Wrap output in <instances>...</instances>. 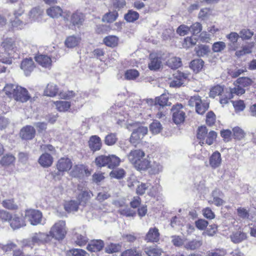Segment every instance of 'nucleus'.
Listing matches in <instances>:
<instances>
[{"instance_id": "f257e3e1", "label": "nucleus", "mask_w": 256, "mask_h": 256, "mask_svg": "<svg viewBox=\"0 0 256 256\" xmlns=\"http://www.w3.org/2000/svg\"><path fill=\"white\" fill-rule=\"evenodd\" d=\"M138 122H129L126 124V128L133 130L130 138V142L134 146L138 144L141 140L148 134V129L146 126H138Z\"/></svg>"}, {"instance_id": "f03ea898", "label": "nucleus", "mask_w": 256, "mask_h": 256, "mask_svg": "<svg viewBox=\"0 0 256 256\" xmlns=\"http://www.w3.org/2000/svg\"><path fill=\"white\" fill-rule=\"evenodd\" d=\"M66 234V222L63 220H60L52 226L48 234L50 236V240L54 238L60 240L64 238Z\"/></svg>"}, {"instance_id": "7ed1b4c3", "label": "nucleus", "mask_w": 256, "mask_h": 256, "mask_svg": "<svg viewBox=\"0 0 256 256\" xmlns=\"http://www.w3.org/2000/svg\"><path fill=\"white\" fill-rule=\"evenodd\" d=\"M188 105L195 108L196 112H206L209 108L210 103L205 100H202L199 96H191Z\"/></svg>"}, {"instance_id": "20e7f679", "label": "nucleus", "mask_w": 256, "mask_h": 256, "mask_svg": "<svg viewBox=\"0 0 256 256\" xmlns=\"http://www.w3.org/2000/svg\"><path fill=\"white\" fill-rule=\"evenodd\" d=\"M14 46V41L12 38L4 39L0 44V57L3 59L7 58Z\"/></svg>"}, {"instance_id": "39448f33", "label": "nucleus", "mask_w": 256, "mask_h": 256, "mask_svg": "<svg viewBox=\"0 0 256 256\" xmlns=\"http://www.w3.org/2000/svg\"><path fill=\"white\" fill-rule=\"evenodd\" d=\"M25 218L28 220L30 224L34 226L41 224L42 220V213L36 210H26Z\"/></svg>"}, {"instance_id": "423d86ee", "label": "nucleus", "mask_w": 256, "mask_h": 256, "mask_svg": "<svg viewBox=\"0 0 256 256\" xmlns=\"http://www.w3.org/2000/svg\"><path fill=\"white\" fill-rule=\"evenodd\" d=\"M36 63L42 68L50 70L52 66V57L47 54H38L34 57Z\"/></svg>"}, {"instance_id": "0eeeda50", "label": "nucleus", "mask_w": 256, "mask_h": 256, "mask_svg": "<svg viewBox=\"0 0 256 256\" xmlns=\"http://www.w3.org/2000/svg\"><path fill=\"white\" fill-rule=\"evenodd\" d=\"M47 14L52 18H58L62 16L64 20H68L70 12L69 11L63 12L58 6H50L46 10Z\"/></svg>"}, {"instance_id": "6e6552de", "label": "nucleus", "mask_w": 256, "mask_h": 256, "mask_svg": "<svg viewBox=\"0 0 256 256\" xmlns=\"http://www.w3.org/2000/svg\"><path fill=\"white\" fill-rule=\"evenodd\" d=\"M20 68L23 70L24 75L28 76H30L36 68V64L32 58H26L22 60Z\"/></svg>"}, {"instance_id": "1a4fd4ad", "label": "nucleus", "mask_w": 256, "mask_h": 256, "mask_svg": "<svg viewBox=\"0 0 256 256\" xmlns=\"http://www.w3.org/2000/svg\"><path fill=\"white\" fill-rule=\"evenodd\" d=\"M72 162L68 158H62L57 162L56 168L58 170L57 174L63 176V172H68L72 168Z\"/></svg>"}, {"instance_id": "9d476101", "label": "nucleus", "mask_w": 256, "mask_h": 256, "mask_svg": "<svg viewBox=\"0 0 256 256\" xmlns=\"http://www.w3.org/2000/svg\"><path fill=\"white\" fill-rule=\"evenodd\" d=\"M188 74L180 70H178L173 74L174 80L170 82L171 88H179L184 82L188 78Z\"/></svg>"}, {"instance_id": "9b49d317", "label": "nucleus", "mask_w": 256, "mask_h": 256, "mask_svg": "<svg viewBox=\"0 0 256 256\" xmlns=\"http://www.w3.org/2000/svg\"><path fill=\"white\" fill-rule=\"evenodd\" d=\"M12 98L16 101L24 102L30 98V96L26 88L17 86V88Z\"/></svg>"}, {"instance_id": "f8f14e48", "label": "nucleus", "mask_w": 256, "mask_h": 256, "mask_svg": "<svg viewBox=\"0 0 256 256\" xmlns=\"http://www.w3.org/2000/svg\"><path fill=\"white\" fill-rule=\"evenodd\" d=\"M144 157H145V153L140 149L132 150L128 154V158L129 162L134 166Z\"/></svg>"}, {"instance_id": "ddd939ff", "label": "nucleus", "mask_w": 256, "mask_h": 256, "mask_svg": "<svg viewBox=\"0 0 256 256\" xmlns=\"http://www.w3.org/2000/svg\"><path fill=\"white\" fill-rule=\"evenodd\" d=\"M84 20V14L78 10H76L73 12L70 16V22L75 27L80 28L82 25Z\"/></svg>"}, {"instance_id": "4468645a", "label": "nucleus", "mask_w": 256, "mask_h": 256, "mask_svg": "<svg viewBox=\"0 0 256 256\" xmlns=\"http://www.w3.org/2000/svg\"><path fill=\"white\" fill-rule=\"evenodd\" d=\"M222 163L221 154L218 151L214 152L209 158V164L212 169L219 168Z\"/></svg>"}, {"instance_id": "2eb2a0df", "label": "nucleus", "mask_w": 256, "mask_h": 256, "mask_svg": "<svg viewBox=\"0 0 256 256\" xmlns=\"http://www.w3.org/2000/svg\"><path fill=\"white\" fill-rule=\"evenodd\" d=\"M88 144L89 148L93 152L100 150L102 146L101 139L96 135L92 136L90 138Z\"/></svg>"}, {"instance_id": "dca6fc26", "label": "nucleus", "mask_w": 256, "mask_h": 256, "mask_svg": "<svg viewBox=\"0 0 256 256\" xmlns=\"http://www.w3.org/2000/svg\"><path fill=\"white\" fill-rule=\"evenodd\" d=\"M33 240L38 245L47 244L50 242V236L48 234L44 232H36L32 235Z\"/></svg>"}, {"instance_id": "f3484780", "label": "nucleus", "mask_w": 256, "mask_h": 256, "mask_svg": "<svg viewBox=\"0 0 256 256\" xmlns=\"http://www.w3.org/2000/svg\"><path fill=\"white\" fill-rule=\"evenodd\" d=\"M36 130L34 127L26 126L21 129L20 135L22 139L32 140L34 138Z\"/></svg>"}, {"instance_id": "a211bd4d", "label": "nucleus", "mask_w": 256, "mask_h": 256, "mask_svg": "<svg viewBox=\"0 0 256 256\" xmlns=\"http://www.w3.org/2000/svg\"><path fill=\"white\" fill-rule=\"evenodd\" d=\"M9 223L14 230L18 229L26 226V222L24 218L16 214L12 216Z\"/></svg>"}, {"instance_id": "6ab92c4d", "label": "nucleus", "mask_w": 256, "mask_h": 256, "mask_svg": "<svg viewBox=\"0 0 256 256\" xmlns=\"http://www.w3.org/2000/svg\"><path fill=\"white\" fill-rule=\"evenodd\" d=\"M160 239L158 230L156 228H150L146 234L145 240L147 242H157Z\"/></svg>"}, {"instance_id": "aec40b11", "label": "nucleus", "mask_w": 256, "mask_h": 256, "mask_svg": "<svg viewBox=\"0 0 256 256\" xmlns=\"http://www.w3.org/2000/svg\"><path fill=\"white\" fill-rule=\"evenodd\" d=\"M104 242L100 240H92L88 245L87 250L91 252L100 251L104 248Z\"/></svg>"}, {"instance_id": "412c9836", "label": "nucleus", "mask_w": 256, "mask_h": 256, "mask_svg": "<svg viewBox=\"0 0 256 256\" xmlns=\"http://www.w3.org/2000/svg\"><path fill=\"white\" fill-rule=\"evenodd\" d=\"M84 172H85L86 174L88 173L90 174L88 170L86 169L83 165H76L74 166L72 171L70 172V176L74 178H80L82 176Z\"/></svg>"}, {"instance_id": "4be33fe9", "label": "nucleus", "mask_w": 256, "mask_h": 256, "mask_svg": "<svg viewBox=\"0 0 256 256\" xmlns=\"http://www.w3.org/2000/svg\"><path fill=\"white\" fill-rule=\"evenodd\" d=\"M240 37V35L236 32H231L230 34L226 35V38L230 42V43L228 44L230 50H236L237 48L236 43Z\"/></svg>"}, {"instance_id": "5701e85b", "label": "nucleus", "mask_w": 256, "mask_h": 256, "mask_svg": "<svg viewBox=\"0 0 256 256\" xmlns=\"http://www.w3.org/2000/svg\"><path fill=\"white\" fill-rule=\"evenodd\" d=\"M156 108H158V110L171 105V103L168 101V96L165 94H163L158 96L156 97Z\"/></svg>"}, {"instance_id": "b1692460", "label": "nucleus", "mask_w": 256, "mask_h": 256, "mask_svg": "<svg viewBox=\"0 0 256 256\" xmlns=\"http://www.w3.org/2000/svg\"><path fill=\"white\" fill-rule=\"evenodd\" d=\"M119 38L114 35H110L106 36L103 39V43L106 46L111 48L116 47L118 44Z\"/></svg>"}, {"instance_id": "393cba45", "label": "nucleus", "mask_w": 256, "mask_h": 256, "mask_svg": "<svg viewBox=\"0 0 256 256\" xmlns=\"http://www.w3.org/2000/svg\"><path fill=\"white\" fill-rule=\"evenodd\" d=\"M81 41V38L75 36H68L64 42V44L68 48H74L78 46Z\"/></svg>"}, {"instance_id": "a878e982", "label": "nucleus", "mask_w": 256, "mask_h": 256, "mask_svg": "<svg viewBox=\"0 0 256 256\" xmlns=\"http://www.w3.org/2000/svg\"><path fill=\"white\" fill-rule=\"evenodd\" d=\"M230 238L232 242L238 244L246 238V234L242 231H236L233 232Z\"/></svg>"}, {"instance_id": "bb28decb", "label": "nucleus", "mask_w": 256, "mask_h": 256, "mask_svg": "<svg viewBox=\"0 0 256 256\" xmlns=\"http://www.w3.org/2000/svg\"><path fill=\"white\" fill-rule=\"evenodd\" d=\"M53 162L52 157L48 153H44L40 156L38 159V162L43 167L50 166Z\"/></svg>"}, {"instance_id": "cd10ccee", "label": "nucleus", "mask_w": 256, "mask_h": 256, "mask_svg": "<svg viewBox=\"0 0 256 256\" xmlns=\"http://www.w3.org/2000/svg\"><path fill=\"white\" fill-rule=\"evenodd\" d=\"M202 244V240H192L186 242L184 244V248L187 250H194L200 248Z\"/></svg>"}, {"instance_id": "c85d7f7f", "label": "nucleus", "mask_w": 256, "mask_h": 256, "mask_svg": "<svg viewBox=\"0 0 256 256\" xmlns=\"http://www.w3.org/2000/svg\"><path fill=\"white\" fill-rule=\"evenodd\" d=\"M204 66V62L202 59L196 58L191 61L190 68L196 73L200 72Z\"/></svg>"}, {"instance_id": "c756f323", "label": "nucleus", "mask_w": 256, "mask_h": 256, "mask_svg": "<svg viewBox=\"0 0 256 256\" xmlns=\"http://www.w3.org/2000/svg\"><path fill=\"white\" fill-rule=\"evenodd\" d=\"M92 196L93 194L90 191L83 190L78 195L76 198L79 204L80 203L86 204Z\"/></svg>"}, {"instance_id": "7c9ffc66", "label": "nucleus", "mask_w": 256, "mask_h": 256, "mask_svg": "<svg viewBox=\"0 0 256 256\" xmlns=\"http://www.w3.org/2000/svg\"><path fill=\"white\" fill-rule=\"evenodd\" d=\"M140 18L139 14L133 10H129L124 16V19L128 22H134Z\"/></svg>"}, {"instance_id": "2f4dec72", "label": "nucleus", "mask_w": 256, "mask_h": 256, "mask_svg": "<svg viewBox=\"0 0 256 256\" xmlns=\"http://www.w3.org/2000/svg\"><path fill=\"white\" fill-rule=\"evenodd\" d=\"M118 16V14L117 11L113 10L108 12L105 14L102 18V20L104 22L112 23L114 22Z\"/></svg>"}, {"instance_id": "473e14b6", "label": "nucleus", "mask_w": 256, "mask_h": 256, "mask_svg": "<svg viewBox=\"0 0 256 256\" xmlns=\"http://www.w3.org/2000/svg\"><path fill=\"white\" fill-rule=\"evenodd\" d=\"M150 166V161L146 158H143L136 164L134 166V168L138 170H146L149 168Z\"/></svg>"}, {"instance_id": "72a5a7b5", "label": "nucleus", "mask_w": 256, "mask_h": 256, "mask_svg": "<svg viewBox=\"0 0 256 256\" xmlns=\"http://www.w3.org/2000/svg\"><path fill=\"white\" fill-rule=\"evenodd\" d=\"M234 82L244 88L252 86L254 83L252 79L247 76L240 77Z\"/></svg>"}, {"instance_id": "f704fd0d", "label": "nucleus", "mask_w": 256, "mask_h": 256, "mask_svg": "<svg viewBox=\"0 0 256 256\" xmlns=\"http://www.w3.org/2000/svg\"><path fill=\"white\" fill-rule=\"evenodd\" d=\"M17 86L12 84H6L2 90L8 97L12 98L15 94Z\"/></svg>"}, {"instance_id": "c9c22d12", "label": "nucleus", "mask_w": 256, "mask_h": 256, "mask_svg": "<svg viewBox=\"0 0 256 256\" xmlns=\"http://www.w3.org/2000/svg\"><path fill=\"white\" fill-rule=\"evenodd\" d=\"M54 104L60 112H66L70 107V103L66 101H56L54 102Z\"/></svg>"}, {"instance_id": "e433bc0d", "label": "nucleus", "mask_w": 256, "mask_h": 256, "mask_svg": "<svg viewBox=\"0 0 256 256\" xmlns=\"http://www.w3.org/2000/svg\"><path fill=\"white\" fill-rule=\"evenodd\" d=\"M166 64L167 65L172 69L178 68L182 64L181 59L176 56H172L169 58L166 62Z\"/></svg>"}, {"instance_id": "4c0bfd02", "label": "nucleus", "mask_w": 256, "mask_h": 256, "mask_svg": "<svg viewBox=\"0 0 256 256\" xmlns=\"http://www.w3.org/2000/svg\"><path fill=\"white\" fill-rule=\"evenodd\" d=\"M162 252L161 248L154 246H148L144 248V252L148 256H160Z\"/></svg>"}, {"instance_id": "58836bf2", "label": "nucleus", "mask_w": 256, "mask_h": 256, "mask_svg": "<svg viewBox=\"0 0 256 256\" xmlns=\"http://www.w3.org/2000/svg\"><path fill=\"white\" fill-rule=\"evenodd\" d=\"M224 90L223 86L219 84L215 85L210 88L209 92V96L212 98H214L217 96H219L224 92Z\"/></svg>"}, {"instance_id": "ea45409f", "label": "nucleus", "mask_w": 256, "mask_h": 256, "mask_svg": "<svg viewBox=\"0 0 256 256\" xmlns=\"http://www.w3.org/2000/svg\"><path fill=\"white\" fill-rule=\"evenodd\" d=\"M208 130L205 126H201L198 129L197 138L200 140L199 143L201 146H202L204 144V142H202V140H205L206 136L208 134Z\"/></svg>"}, {"instance_id": "a19ab883", "label": "nucleus", "mask_w": 256, "mask_h": 256, "mask_svg": "<svg viewBox=\"0 0 256 256\" xmlns=\"http://www.w3.org/2000/svg\"><path fill=\"white\" fill-rule=\"evenodd\" d=\"M108 166L110 168H113L118 166L120 162V158L114 154L108 156Z\"/></svg>"}, {"instance_id": "79ce46f5", "label": "nucleus", "mask_w": 256, "mask_h": 256, "mask_svg": "<svg viewBox=\"0 0 256 256\" xmlns=\"http://www.w3.org/2000/svg\"><path fill=\"white\" fill-rule=\"evenodd\" d=\"M79 204V203L76 201L71 200L65 204L64 208L68 212H76L78 210Z\"/></svg>"}, {"instance_id": "37998d69", "label": "nucleus", "mask_w": 256, "mask_h": 256, "mask_svg": "<svg viewBox=\"0 0 256 256\" xmlns=\"http://www.w3.org/2000/svg\"><path fill=\"white\" fill-rule=\"evenodd\" d=\"M234 87L230 88V98H232L234 95L242 96L246 92V90L242 88L238 84H236V82L234 83Z\"/></svg>"}, {"instance_id": "c03bdc74", "label": "nucleus", "mask_w": 256, "mask_h": 256, "mask_svg": "<svg viewBox=\"0 0 256 256\" xmlns=\"http://www.w3.org/2000/svg\"><path fill=\"white\" fill-rule=\"evenodd\" d=\"M253 46L252 44H247L244 46L240 50H236L235 52V55L238 58H240L246 54H250L252 52V50Z\"/></svg>"}, {"instance_id": "a18cd8bd", "label": "nucleus", "mask_w": 256, "mask_h": 256, "mask_svg": "<svg viewBox=\"0 0 256 256\" xmlns=\"http://www.w3.org/2000/svg\"><path fill=\"white\" fill-rule=\"evenodd\" d=\"M195 52L198 56H203L210 52V48L208 46L200 44L195 48Z\"/></svg>"}, {"instance_id": "49530a36", "label": "nucleus", "mask_w": 256, "mask_h": 256, "mask_svg": "<svg viewBox=\"0 0 256 256\" xmlns=\"http://www.w3.org/2000/svg\"><path fill=\"white\" fill-rule=\"evenodd\" d=\"M15 160V157L12 154H6L0 160V164L4 166H8L14 164Z\"/></svg>"}, {"instance_id": "de8ad7c7", "label": "nucleus", "mask_w": 256, "mask_h": 256, "mask_svg": "<svg viewBox=\"0 0 256 256\" xmlns=\"http://www.w3.org/2000/svg\"><path fill=\"white\" fill-rule=\"evenodd\" d=\"M108 156L100 155L95 158L94 162L98 167H102L108 166Z\"/></svg>"}, {"instance_id": "09e8293b", "label": "nucleus", "mask_w": 256, "mask_h": 256, "mask_svg": "<svg viewBox=\"0 0 256 256\" xmlns=\"http://www.w3.org/2000/svg\"><path fill=\"white\" fill-rule=\"evenodd\" d=\"M139 72L134 69H130L126 71L124 73V78L128 80H134L136 79L139 76Z\"/></svg>"}, {"instance_id": "8fccbe9b", "label": "nucleus", "mask_w": 256, "mask_h": 256, "mask_svg": "<svg viewBox=\"0 0 256 256\" xmlns=\"http://www.w3.org/2000/svg\"><path fill=\"white\" fill-rule=\"evenodd\" d=\"M197 41L196 38H193L192 36H187L184 39L182 46L186 48L192 47L196 45Z\"/></svg>"}, {"instance_id": "3c124183", "label": "nucleus", "mask_w": 256, "mask_h": 256, "mask_svg": "<svg viewBox=\"0 0 256 256\" xmlns=\"http://www.w3.org/2000/svg\"><path fill=\"white\" fill-rule=\"evenodd\" d=\"M120 256H142V252L136 248H130L124 251Z\"/></svg>"}, {"instance_id": "603ef678", "label": "nucleus", "mask_w": 256, "mask_h": 256, "mask_svg": "<svg viewBox=\"0 0 256 256\" xmlns=\"http://www.w3.org/2000/svg\"><path fill=\"white\" fill-rule=\"evenodd\" d=\"M239 35L242 40H248L254 36V32L248 28H244L240 30Z\"/></svg>"}, {"instance_id": "864d4df0", "label": "nucleus", "mask_w": 256, "mask_h": 256, "mask_svg": "<svg viewBox=\"0 0 256 256\" xmlns=\"http://www.w3.org/2000/svg\"><path fill=\"white\" fill-rule=\"evenodd\" d=\"M150 172L151 174H157L162 170V166L158 162H154L152 164H150L149 167Z\"/></svg>"}, {"instance_id": "5fc2aeb1", "label": "nucleus", "mask_w": 256, "mask_h": 256, "mask_svg": "<svg viewBox=\"0 0 256 256\" xmlns=\"http://www.w3.org/2000/svg\"><path fill=\"white\" fill-rule=\"evenodd\" d=\"M233 136L235 139L240 140L245 136V132L240 127L236 126L232 128Z\"/></svg>"}, {"instance_id": "6e6d98bb", "label": "nucleus", "mask_w": 256, "mask_h": 256, "mask_svg": "<svg viewBox=\"0 0 256 256\" xmlns=\"http://www.w3.org/2000/svg\"><path fill=\"white\" fill-rule=\"evenodd\" d=\"M58 92V88L55 85H48L45 90V94L50 96H56Z\"/></svg>"}, {"instance_id": "4d7b16f0", "label": "nucleus", "mask_w": 256, "mask_h": 256, "mask_svg": "<svg viewBox=\"0 0 256 256\" xmlns=\"http://www.w3.org/2000/svg\"><path fill=\"white\" fill-rule=\"evenodd\" d=\"M150 129L153 134H156L160 132L162 130V126L159 122L155 120L150 124Z\"/></svg>"}, {"instance_id": "13d9d810", "label": "nucleus", "mask_w": 256, "mask_h": 256, "mask_svg": "<svg viewBox=\"0 0 256 256\" xmlns=\"http://www.w3.org/2000/svg\"><path fill=\"white\" fill-rule=\"evenodd\" d=\"M217 133L214 130L210 131L208 133V134L206 135L205 138L206 144L209 146L212 145L216 140L217 138Z\"/></svg>"}, {"instance_id": "bf43d9fd", "label": "nucleus", "mask_w": 256, "mask_h": 256, "mask_svg": "<svg viewBox=\"0 0 256 256\" xmlns=\"http://www.w3.org/2000/svg\"><path fill=\"white\" fill-rule=\"evenodd\" d=\"M116 134L110 133L105 137L104 142L108 146H112L117 141Z\"/></svg>"}, {"instance_id": "052dcab7", "label": "nucleus", "mask_w": 256, "mask_h": 256, "mask_svg": "<svg viewBox=\"0 0 256 256\" xmlns=\"http://www.w3.org/2000/svg\"><path fill=\"white\" fill-rule=\"evenodd\" d=\"M232 105L236 112L243 111L246 108V104L243 100H237L232 101Z\"/></svg>"}, {"instance_id": "680f3d73", "label": "nucleus", "mask_w": 256, "mask_h": 256, "mask_svg": "<svg viewBox=\"0 0 256 256\" xmlns=\"http://www.w3.org/2000/svg\"><path fill=\"white\" fill-rule=\"evenodd\" d=\"M112 7L118 10L124 8L126 4V0H111Z\"/></svg>"}, {"instance_id": "e2e57ef3", "label": "nucleus", "mask_w": 256, "mask_h": 256, "mask_svg": "<svg viewBox=\"0 0 256 256\" xmlns=\"http://www.w3.org/2000/svg\"><path fill=\"white\" fill-rule=\"evenodd\" d=\"M125 175L124 170L122 168H118L117 170H112L110 176L112 178H116L117 179H120L124 177Z\"/></svg>"}, {"instance_id": "0e129e2a", "label": "nucleus", "mask_w": 256, "mask_h": 256, "mask_svg": "<svg viewBox=\"0 0 256 256\" xmlns=\"http://www.w3.org/2000/svg\"><path fill=\"white\" fill-rule=\"evenodd\" d=\"M226 47V44L223 42H214L212 46V50L214 52H221L225 49Z\"/></svg>"}, {"instance_id": "69168bd1", "label": "nucleus", "mask_w": 256, "mask_h": 256, "mask_svg": "<svg viewBox=\"0 0 256 256\" xmlns=\"http://www.w3.org/2000/svg\"><path fill=\"white\" fill-rule=\"evenodd\" d=\"M2 206L9 210H16L18 208V206L14 202L12 199L6 200L2 202Z\"/></svg>"}, {"instance_id": "338daca9", "label": "nucleus", "mask_w": 256, "mask_h": 256, "mask_svg": "<svg viewBox=\"0 0 256 256\" xmlns=\"http://www.w3.org/2000/svg\"><path fill=\"white\" fill-rule=\"evenodd\" d=\"M160 61L158 58H154L150 60L148 64V68L150 70H156L160 68Z\"/></svg>"}, {"instance_id": "774afa93", "label": "nucleus", "mask_w": 256, "mask_h": 256, "mask_svg": "<svg viewBox=\"0 0 256 256\" xmlns=\"http://www.w3.org/2000/svg\"><path fill=\"white\" fill-rule=\"evenodd\" d=\"M226 254L224 249H216L208 252L207 256H225Z\"/></svg>"}]
</instances>
